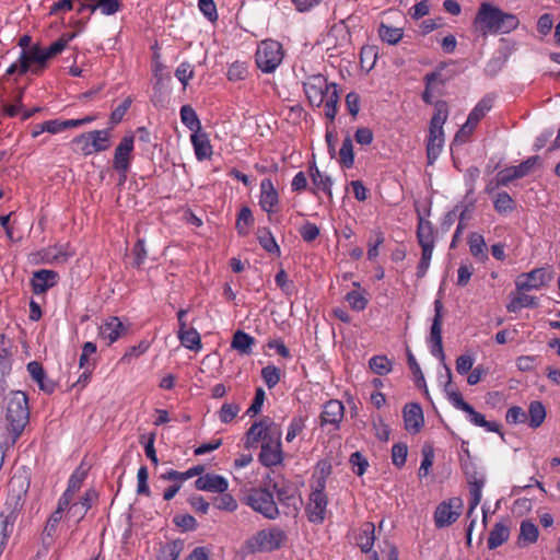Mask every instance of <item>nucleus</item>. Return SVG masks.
<instances>
[{
  "instance_id": "1",
  "label": "nucleus",
  "mask_w": 560,
  "mask_h": 560,
  "mask_svg": "<svg viewBox=\"0 0 560 560\" xmlns=\"http://www.w3.org/2000/svg\"><path fill=\"white\" fill-rule=\"evenodd\" d=\"M5 447L13 446L30 421L28 397L23 390H11L5 397Z\"/></svg>"
},
{
  "instance_id": "2",
  "label": "nucleus",
  "mask_w": 560,
  "mask_h": 560,
  "mask_svg": "<svg viewBox=\"0 0 560 560\" xmlns=\"http://www.w3.org/2000/svg\"><path fill=\"white\" fill-rule=\"evenodd\" d=\"M518 20L492 5L489 2L480 4L472 23L474 33L486 37L489 34H506L516 28Z\"/></svg>"
},
{
  "instance_id": "3",
  "label": "nucleus",
  "mask_w": 560,
  "mask_h": 560,
  "mask_svg": "<svg viewBox=\"0 0 560 560\" xmlns=\"http://www.w3.org/2000/svg\"><path fill=\"white\" fill-rule=\"evenodd\" d=\"M327 477L319 476L311 483V492L305 506V513L310 523L323 524L327 515L328 497L326 493Z\"/></svg>"
},
{
  "instance_id": "4",
  "label": "nucleus",
  "mask_w": 560,
  "mask_h": 560,
  "mask_svg": "<svg viewBox=\"0 0 560 560\" xmlns=\"http://www.w3.org/2000/svg\"><path fill=\"white\" fill-rule=\"evenodd\" d=\"M287 541V534L278 526L258 530L246 541L250 552H271L280 549Z\"/></svg>"
},
{
  "instance_id": "5",
  "label": "nucleus",
  "mask_w": 560,
  "mask_h": 560,
  "mask_svg": "<svg viewBox=\"0 0 560 560\" xmlns=\"http://www.w3.org/2000/svg\"><path fill=\"white\" fill-rule=\"evenodd\" d=\"M244 503L267 520L273 521L280 515L273 493L266 488L250 489L244 498Z\"/></svg>"
},
{
  "instance_id": "6",
  "label": "nucleus",
  "mask_w": 560,
  "mask_h": 560,
  "mask_svg": "<svg viewBox=\"0 0 560 560\" xmlns=\"http://www.w3.org/2000/svg\"><path fill=\"white\" fill-rule=\"evenodd\" d=\"M255 57L257 67L261 71L270 73L283 59L282 46L272 39L264 40L259 44Z\"/></svg>"
},
{
  "instance_id": "7",
  "label": "nucleus",
  "mask_w": 560,
  "mask_h": 560,
  "mask_svg": "<svg viewBox=\"0 0 560 560\" xmlns=\"http://www.w3.org/2000/svg\"><path fill=\"white\" fill-rule=\"evenodd\" d=\"M464 502L459 497L443 500L435 508L433 520L436 528L448 527L454 524L463 513Z\"/></svg>"
},
{
  "instance_id": "8",
  "label": "nucleus",
  "mask_w": 560,
  "mask_h": 560,
  "mask_svg": "<svg viewBox=\"0 0 560 560\" xmlns=\"http://www.w3.org/2000/svg\"><path fill=\"white\" fill-rule=\"evenodd\" d=\"M47 61L45 48L34 44L28 49L22 50L19 57V73L25 74L31 71L34 74H39L46 68Z\"/></svg>"
},
{
  "instance_id": "9",
  "label": "nucleus",
  "mask_w": 560,
  "mask_h": 560,
  "mask_svg": "<svg viewBox=\"0 0 560 560\" xmlns=\"http://www.w3.org/2000/svg\"><path fill=\"white\" fill-rule=\"evenodd\" d=\"M281 429L273 430L270 435L261 443L259 462L265 467H272L282 464L283 452L281 445Z\"/></svg>"
},
{
  "instance_id": "10",
  "label": "nucleus",
  "mask_w": 560,
  "mask_h": 560,
  "mask_svg": "<svg viewBox=\"0 0 560 560\" xmlns=\"http://www.w3.org/2000/svg\"><path fill=\"white\" fill-rule=\"evenodd\" d=\"M108 129L93 130L75 137L73 142L81 145L84 155H90L94 152L107 150L110 147Z\"/></svg>"
},
{
  "instance_id": "11",
  "label": "nucleus",
  "mask_w": 560,
  "mask_h": 560,
  "mask_svg": "<svg viewBox=\"0 0 560 560\" xmlns=\"http://www.w3.org/2000/svg\"><path fill=\"white\" fill-rule=\"evenodd\" d=\"M464 472L469 485V509L467 511V517H471L481 501L486 477L485 474L478 471L472 464H465Z\"/></svg>"
},
{
  "instance_id": "12",
  "label": "nucleus",
  "mask_w": 560,
  "mask_h": 560,
  "mask_svg": "<svg viewBox=\"0 0 560 560\" xmlns=\"http://www.w3.org/2000/svg\"><path fill=\"white\" fill-rule=\"evenodd\" d=\"M133 142V136H125L115 149L113 167L119 174L120 184L125 183L127 179V173L132 158Z\"/></svg>"
},
{
  "instance_id": "13",
  "label": "nucleus",
  "mask_w": 560,
  "mask_h": 560,
  "mask_svg": "<svg viewBox=\"0 0 560 560\" xmlns=\"http://www.w3.org/2000/svg\"><path fill=\"white\" fill-rule=\"evenodd\" d=\"M443 303L440 299L434 301V317L430 330V348L433 357L441 360L444 359L443 343H442V320H443Z\"/></svg>"
},
{
  "instance_id": "14",
  "label": "nucleus",
  "mask_w": 560,
  "mask_h": 560,
  "mask_svg": "<svg viewBox=\"0 0 560 560\" xmlns=\"http://www.w3.org/2000/svg\"><path fill=\"white\" fill-rule=\"evenodd\" d=\"M273 492L277 495L278 502L288 509V515H295L301 509L302 498L296 493L294 487L290 483L275 482L272 486Z\"/></svg>"
},
{
  "instance_id": "15",
  "label": "nucleus",
  "mask_w": 560,
  "mask_h": 560,
  "mask_svg": "<svg viewBox=\"0 0 560 560\" xmlns=\"http://www.w3.org/2000/svg\"><path fill=\"white\" fill-rule=\"evenodd\" d=\"M330 83L322 74L310 75L303 83L305 95L308 102L319 107L324 103V93L327 92Z\"/></svg>"
},
{
  "instance_id": "16",
  "label": "nucleus",
  "mask_w": 560,
  "mask_h": 560,
  "mask_svg": "<svg viewBox=\"0 0 560 560\" xmlns=\"http://www.w3.org/2000/svg\"><path fill=\"white\" fill-rule=\"evenodd\" d=\"M405 429L410 434H417L424 425L422 408L419 404L410 402L402 410Z\"/></svg>"
},
{
  "instance_id": "17",
  "label": "nucleus",
  "mask_w": 560,
  "mask_h": 560,
  "mask_svg": "<svg viewBox=\"0 0 560 560\" xmlns=\"http://www.w3.org/2000/svg\"><path fill=\"white\" fill-rule=\"evenodd\" d=\"M279 429L280 428L273 422H269L267 420L256 421L246 432L245 446L253 447L257 445L259 441H261L262 443L267 439V436L270 435L271 432H273V430Z\"/></svg>"
},
{
  "instance_id": "18",
  "label": "nucleus",
  "mask_w": 560,
  "mask_h": 560,
  "mask_svg": "<svg viewBox=\"0 0 560 560\" xmlns=\"http://www.w3.org/2000/svg\"><path fill=\"white\" fill-rule=\"evenodd\" d=\"M59 275L54 270L40 269L33 272L31 287L34 294L46 293L58 282Z\"/></svg>"
},
{
  "instance_id": "19",
  "label": "nucleus",
  "mask_w": 560,
  "mask_h": 560,
  "mask_svg": "<svg viewBox=\"0 0 560 560\" xmlns=\"http://www.w3.org/2000/svg\"><path fill=\"white\" fill-rule=\"evenodd\" d=\"M197 490L212 493H224L229 489V481L225 477L217 474H206L195 481Z\"/></svg>"
},
{
  "instance_id": "20",
  "label": "nucleus",
  "mask_w": 560,
  "mask_h": 560,
  "mask_svg": "<svg viewBox=\"0 0 560 560\" xmlns=\"http://www.w3.org/2000/svg\"><path fill=\"white\" fill-rule=\"evenodd\" d=\"M345 407L339 400H329L324 405L323 411L320 413V423L322 425L330 424L334 429L339 427L343 418Z\"/></svg>"
},
{
  "instance_id": "21",
  "label": "nucleus",
  "mask_w": 560,
  "mask_h": 560,
  "mask_svg": "<svg viewBox=\"0 0 560 560\" xmlns=\"http://www.w3.org/2000/svg\"><path fill=\"white\" fill-rule=\"evenodd\" d=\"M279 202L278 192L269 178H265L260 183V200L259 205L267 213H273L275 207Z\"/></svg>"
},
{
  "instance_id": "22",
  "label": "nucleus",
  "mask_w": 560,
  "mask_h": 560,
  "mask_svg": "<svg viewBox=\"0 0 560 560\" xmlns=\"http://www.w3.org/2000/svg\"><path fill=\"white\" fill-rule=\"evenodd\" d=\"M126 328L118 317H110L100 327V337L109 346L115 342Z\"/></svg>"
},
{
  "instance_id": "23",
  "label": "nucleus",
  "mask_w": 560,
  "mask_h": 560,
  "mask_svg": "<svg viewBox=\"0 0 560 560\" xmlns=\"http://www.w3.org/2000/svg\"><path fill=\"white\" fill-rule=\"evenodd\" d=\"M97 498L95 490L90 489L84 492L80 500L69 508V514L80 522L84 518L88 511L92 508L93 501Z\"/></svg>"
},
{
  "instance_id": "24",
  "label": "nucleus",
  "mask_w": 560,
  "mask_h": 560,
  "mask_svg": "<svg viewBox=\"0 0 560 560\" xmlns=\"http://www.w3.org/2000/svg\"><path fill=\"white\" fill-rule=\"evenodd\" d=\"M444 143V131L440 129L430 128L429 138L427 142V158L428 164H433L439 158Z\"/></svg>"
},
{
  "instance_id": "25",
  "label": "nucleus",
  "mask_w": 560,
  "mask_h": 560,
  "mask_svg": "<svg viewBox=\"0 0 560 560\" xmlns=\"http://www.w3.org/2000/svg\"><path fill=\"white\" fill-rule=\"evenodd\" d=\"M197 160L203 161L212 155V145L206 132L197 131L190 137Z\"/></svg>"
},
{
  "instance_id": "26",
  "label": "nucleus",
  "mask_w": 560,
  "mask_h": 560,
  "mask_svg": "<svg viewBox=\"0 0 560 560\" xmlns=\"http://www.w3.org/2000/svg\"><path fill=\"white\" fill-rule=\"evenodd\" d=\"M357 545L361 549L362 552L369 553L372 551V548L375 542V526L371 522L364 523L359 530V534L355 537Z\"/></svg>"
},
{
  "instance_id": "27",
  "label": "nucleus",
  "mask_w": 560,
  "mask_h": 560,
  "mask_svg": "<svg viewBox=\"0 0 560 560\" xmlns=\"http://www.w3.org/2000/svg\"><path fill=\"white\" fill-rule=\"evenodd\" d=\"M338 103H339V93L338 85L336 83H330L327 92L324 93V108L325 116L334 121L337 112H338Z\"/></svg>"
},
{
  "instance_id": "28",
  "label": "nucleus",
  "mask_w": 560,
  "mask_h": 560,
  "mask_svg": "<svg viewBox=\"0 0 560 560\" xmlns=\"http://www.w3.org/2000/svg\"><path fill=\"white\" fill-rule=\"evenodd\" d=\"M552 270L541 267L527 272V290L539 289L548 284L552 279Z\"/></svg>"
},
{
  "instance_id": "29",
  "label": "nucleus",
  "mask_w": 560,
  "mask_h": 560,
  "mask_svg": "<svg viewBox=\"0 0 560 560\" xmlns=\"http://www.w3.org/2000/svg\"><path fill=\"white\" fill-rule=\"evenodd\" d=\"M254 345L255 338L243 330H236L231 341L232 349L236 350L241 354L246 355L252 353Z\"/></svg>"
},
{
  "instance_id": "30",
  "label": "nucleus",
  "mask_w": 560,
  "mask_h": 560,
  "mask_svg": "<svg viewBox=\"0 0 560 560\" xmlns=\"http://www.w3.org/2000/svg\"><path fill=\"white\" fill-rule=\"evenodd\" d=\"M203 470H205L203 465H196L183 472L174 470V469H168L161 475V479L167 480V481L184 482L195 476H199V477L202 476L201 474L203 472Z\"/></svg>"
},
{
  "instance_id": "31",
  "label": "nucleus",
  "mask_w": 560,
  "mask_h": 560,
  "mask_svg": "<svg viewBox=\"0 0 560 560\" xmlns=\"http://www.w3.org/2000/svg\"><path fill=\"white\" fill-rule=\"evenodd\" d=\"M468 245L470 254L480 261L488 259L487 244L483 236L477 232L469 235Z\"/></svg>"
},
{
  "instance_id": "32",
  "label": "nucleus",
  "mask_w": 560,
  "mask_h": 560,
  "mask_svg": "<svg viewBox=\"0 0 560 560\" xmlns=\"http://www.w3.org/2000/svg\"><path fill=\"white\" fill-rule=\"evenodd\" d=\"M546 415V408L540 401H532L527 409V424L533 429L539 428L545 421Z\"/></svg>"
},
{
  "instance_id": "33",
  "label": "nucleus",
  "mask_w": 560,
  "mask_h": 560,
  "mask_svg": "<svg viewBox=\"0 0 560 560\" xmlns=\"http://www.w3.org/2000/svg\"><path fill=\"white\" fill-rule=\"evenodd\" d=\"M512 299L508 304L509 312H518L525 306V279L524 275L517 277L516 290L511 293Z\"/></svg>"
},
{
  "instance_id": "34",
  "label": "nucleus",
  "mask_w": 560,
  "mask_h": 560,
  "mask_svg": "<svg viewBox=\"0 0 560 560\" xmlns=\"http://www.w3.org/2000/svg\"><path fill=\"white\" fill-rule=\"evenodd\" d=\"M184 549V541L182 539H175L162 545L156 560H177Z\"/></svg>"
},
{
  "instance_id": "35",
  "label": "nucleus",
  "mask_w": 560,
  "mask_h": 560,
  "mask_svg": "<svg viewBox=\"0 0 560 560\" xmlns=\"http://www.w3.org/2000/svg\"><path fill=\"white\" fill-rule=\"evenodd\" d=\"M417 240L420 246L434 245V228L433 224L419 217L417 226Z\"/></svg>"
},
{
  "instance_id": "36",
  "label": "nucleus",
  "mask_w": 560,
  "mask_h": 560,
  "mask_svg": "<svg viewBox=\"0 0 560 560\" xmlns=\"http://www.w3.org/2000/svg\"><path fill=\"white\" fill-rule=\"evenodd\" d=\"M425 82V90L422 93V100L427 104H432V94L431 92L439 85H443L445 82V79L442 75L441 70L432 71L430 73H427L424 77Z\"/></svg>"
},
{
  "instance_id": "37",
  "label": "nucleus",
  "mask_w": 560,
  "mask_h": 560,
  "mask_svg": "<svg viewBox=\"0 0 560 560\" xmlns=\"http://www.w3.org/2000/svg\"><path fill=\"white\" fill-rule=\"evenodd\" d=\"M15 515L13 512L4 515L1 514V521H0V555L4 550L8 540L10 536L13 533L14 524H15Z\"/></svg>"
},
{
  "instance_id": "38",
  "label": "nucleus",
  "mask_w": 560,
  "mask_h": 560,
  "mask_svg": "<svg viewBox=\"0 0 560 560\" xmlns=\"http://www.w3.org/2000/svg\"><path fill=\"white\" fill-rule=\"evenodd\" d=\"M493 98L491 96L482 97L474 109L469 113L467 120L477 126L486 114L492 108Z\"/></svg>"
},
{
  "instance_id": "39",
  "label": "nucleus",
  "mask_w": 560,
  "mask_h": 560,
  "mask_svg": "<svg viewBox=\"0 0 560 560\" xmlns=\"http://www.w3.org/2000/svg\"><path fill=\"white\" fill-rule=\"evenodd\" d=\"M257 238L260 246L268 252L269 254H273L276 256H280L281 250L279 245L277 244L273 235L267 228L258 229Z\"/></svg>"
},
{
  "instance_id": "40",
  "label": "nucleus",
  "mask_w": 560,
  "mask_h": 560,
  "mask_svg": "<svg viewBox=\"0 0 560 560\" xmlns=\"http://www.w3.org/2000/svg\"><path fill=\"white\" fill-rule=\"evenodd\" d=\"M310 176L312 178L314 186L317 189H322L323 191H325L328 195V197L332 196L331 178L329 176L323 175L322 172L317 168V166L315 164L310 166Z\"/></svg>"
},
{
  "instance_id": "41",
  "label": "nucleus",
  "mask_w": 560,
  "mask_h": 560,
  "mask_svg": "<svg viewBox=\"0 0 560 560\" xmlns=\"http://www.w3.org/2000/svg\"><path fill=\"white\" fill-rule=\"evenodd\" d=\"M509 528L502 523H497L491 529L488 538V548L495 549L509 538Z\"/></svg>"
},
{
  "instance_id": "42",
  "label": "nucleus",
  "mask_w": 560,
  "mask_h": 560,
  "mask_svg": "<svg viewBox=\"0 0 560 560\" xmlns=\"http://www.w3.org/2000/svg\"><path fill=\"white\" fill-rule=\"evenodd\" d=\"M448 117V106L445 101H438L434 104V114L430 121V128L443 130V125Z\"/></svg>"
},
{
  "instance_id": "43",
  "label": "nucleus",
  "mask_w": 560,
  "mask_h": 560,
  "mask_svg": "<svg viewBox=\"0 0 560 560\" xmlns=\"http://www.w3.org/2000/svg\"><path fill=\"white\" fill-rule=\"evenodd\" d=\"M182 122L192 132L201 130V122L190 105H184L180 108Z\"/></svg>"
},
{
  "instance_id": "44",
  "label": "nucleus",
  "mask_w": 560,
  "mask_h": 560,
  "mask_svg": "<svg viewBox=\"0 0 560 560\" xmlns=\"http://www.w3.org/2000/svg\"><path fill=\"white\" fill-rule=\"evenodd\" d=\"M402 30L398 27H393L384 23H381L378 27L380 38L389 45L397 44L402 38Z\"/></svg>"
},
{
  "instance_id": "45",
  "label": "nucleus",
  "mask_w": 560,
  "mask_h": 560,
  "mask_svg": "<svg viewBox=\"0 0 560 560\" xmlns=\"http://www.w3.org/2000/svg\"><path fill=\"white\" fill-rule=\"evenodd\" d=\"M499 180L506 186L512 180L525 175V162H521L517 166L506 167L498 173Z\"/></svg>"
},
{
  "instance_id": "46",
  "label": "nucleus",
  "mask_w": 560,
  "mask_h": 560,
  "mask_svg": "<svg viewBox=\"0 0 560 560\" xmlns=\"http://www.w3.org/2000/svg\"><path fill=\"white\" fill-rule=\"evenodd\" d=\"M178 339L189 350L197 351L201 348L200 335L195 328H189L184 334H178Z\"/></svg>"
},
{
  "instance_id": "47",
  "label": "nucleus",
  "mask_w": 560,
  "mask_h": 560,
  "mask_svg": "<svg viewBox=\"0 0 560 560\" xmlns=\"http://www.w3.org/2000/svg\"><path fill=\"white\" fill-rule=\"evenodd\" d=\"M369 366L377 375H386L392 371V362L386 355H374L369 361Z\"/></svg>"
},
{
  "instance_id": "48",
  "label": "nucleus",
  "mask_w": 560,
  "mask_h": 560,
  "mask_svg": "<svg viewBox=\"0 0 560 560\" xmlns=\"http://www.w3.org/2000/svg\"><path fill=\"white\" fill-rule=\"evenodd\" d=\"M340 163L350 168L354 163L353 144L350 137H346L339 150Z\"/></svg>"
},
{
  "instance_id": "49",
  "label": "nucleus",
  "mask_w": 560,
  "mask_h": 560,
  "mask_svg": "<svg viewBox=\"0 0 560 560\" xmlns=\"http://www.w3.org/2000/svg\"><path fill=\"white\" fill-rule=\"evenodd\" d=\"M349 463L352 467L353 472L358 477H362L368 468H369V460L366 457L359 451L352 453L349 457Z\"/></svg>"
},
{
  "instance_id": "50",
  "label": "nucleus",
  "mask_w": 560,
  "mask_h": 560,
  "mask_svg": "<svg viewBox=\"0 0 560 560\" xmlns=\"http://www.w3.org/2000/svg\"><path fill=\"white\" fill-rule=\"evenodd\" d=\"M75 37L74 33L63 34L59 39L54 42L48 48H45L48 60L60 52L67 47L68 43Z\"/></svg>"
},
{
  "instance_id": "51",
  "label": "nucleus",
  "mask_w": 560,
  "mask_h": 560,
  "mask_svg": "<svg viewBox=\"0 0 560 560\" xmlns=\"http://www.w3.org/2000/svg\"><path fill=\"white\" fill-rule=\"evenodd\" d=\"M119 0H97L92 5V13L100 10L104 15H113L120 10Z\"/></svg>"
},
{
  "instance_id": "52",
  "label": "nucleus",
  "mask_w": 560,
  "mask_h": 560,
  "mask_svg": "<svg viewBox=\"0 0 560 560\" xmlns=\"http://www.w3.org/2000/svg\"><path fill=\"white\" fill-rule=\"evenodd\" d=\"M221 495L215 498L214 500V506L218 510L226 511V512H234L237 510V501L235 498L228 493L226 491L224 493H220Z\"/></svg>"
},
{
  "instance_id": "53",
  "label": "nucleus",
  "mask_w": 560,
  "mask_h": 560,
  "mask_svg": "<svg viewBox=\"0 0 560 560\" xmlns=\"http://www.w3.org/2000/svg\"><path fill=\"white\" fill-rule=\"evenodd\" d=\"M408 446L405 443H396L392 447V462L393 464L401 468L407 460Z\"/></svg>"
},
{
  "instance_id": "54",
  "label": "nucleus",
  "mask_w": 560,
  "mask_h": 560,
  "mask_svg": "<svg viewBox=\"0 0 560 560\" xmlns=\"http://www.w3.org/2000/svg\"><path fill=\"white\" fill-rule=\"evenodd\" d=\"M346 301L349 303L351 308L357 312L363 311L369 302L363 293L355 290L347 293Z\"/></svg>"
},
{
  "instance_id": "55",
  "label": "nucleus",
  "mask_w": 560,
  "mask_h": 560,
  "mask_svg": "<svg viewBox=\"0 0 560 560\" xmlns=\"http://www.w3.org/2000/svg\"><path fill=\"white\" fill-rule=\"evenodd\" d=\"M494 209L499 213H509L514 209V201L506 192H500L493 201Z\"/></svg>"
},
{
  "instance_id": "56",
  "label": "nucleus",
  "mask_w": 560,
  "mask_h": 560,
  "mask_svg": "<svg viewBox=\"0 0 560 560\" xmlns=\"http://www.w3.org/2000/svg\"><path fill=\"white\" fill-rule=\"evenodd\" d=\"M406 352H407L408 366L413 375V380H415L416 384L417 385H425L424 376L421 371V368H420L419 363L417 362L415 355L412 354L411 350L408 347H407Z\"/></svg>"
},
{
  "instance_id": "57",
  "label": "nucleus",
  "mask_w": 560,
  "mask_h": 560,
  "mask_svg": "<svg viewBox=\"0 0 560 560\" xmlns=\"http://www.w3.org/2000/svg\"><path fill=\"white\" fill-rule=\"evenodd\" d=\"M253 214L249 208L244 207L241 209L237 220H236V229L240 234L245 235L247 233V228L253 223Z\"/></svg>"
},
{
  "instance_id": "58",
  "label": "nucleus",
  "mask_w": 560,
  "mask_h": 560,
  "mask_svg": "<svg viewBox=\"0 0 560 560\" xmlns=\"http://www.w3.org/2000/svg\"><path fill=\"white\" fill-rule=\"evenodd\" d=\"M149 471L145 466H141L137 472V493L149 497L151 494L149 485Z\"/></svg>"
},
{
  "instance_id": "59",
  "label": "nucleus",
  "mask_w": 560,
  "mask_h": 560,
  "mask_svg": "<svg viewBox=\"0 0 560 560\" xmlns=\"http://www.w3.org/2000/svg\"><path fill=\"white\" fill-rule=\"evenodd\" d=\"M384 234L381 231H373L369 242L368 258L373 260L378 255V247L384 243Z\"/></svg>"
},
{
  "instance_id": "60",
  "label": "nucleus",
  "mask_w": 560,
  "mask_h": 560,
  "mask_svg": "<svg viewBox=\"0 0 560 560\" xmlns=\"http://www.w3.org/2000/svg\"><path fill=\"white\" fill-rule=\"evenodd\" d=\"M26 370H27L32 381H34L38 385H44L46 372H45L42 363H39L37 361H31L27 364Z\"/></svg>"
},
{
  "instance_id": "61",
  "label": "nucleus",
  "mask_w": 560,
  "mask_h": 560,
  "mask_svg": "<svg viewBox=\"0 0 560 560\" xmlns=\"http://www.w3.org/2000/svg\"><path fill=\"white\" fill-rule=\"evenodd\" d=\"M305 428V423L302 417H293L288 427L285 441L288 443L292 442L299 433H301Z\"/></svg>"
},
{
  "instance_id": "62",
  "label": "nucleus",
  "mask_w": 560,
  "mask_h": 560,
  "mask_svg": "<svg viewBox=\"0 0 560 560\" xmlns=\"http://www.w3.org/2000/svg\"><path fill=\"white\" fill-rule=\"evenodd\" d=\"M173 522L185 532L195 530L198 526L196 518L190 514L176 515Z\"/></svg>"
},
{
  "instance_id": "63",
  "label": "nucleus",
  "mask_w": 560,
  "mask_h": 560,
  "mask_svg": "<svg viewBox=\"0 0 560 560\" xmlns=\"http://www.w3.org/2000/svg\"><path fill=\"white\" fill-rule=\"evenodd\" d=\"M280 369L275 365H267L261 370V377L267 385H277L280 382Z\"/></svg>"
},
{
  "instance_id": "64",
  "label": "nucleus",
  "mask_w": 560,
  "mask_h": 560,
  "mask_svg": "<svg viewBox=\"0 0 560 560\" xmlns=\"http://www.w3.org/2000/svg\"><path fill=\"white\" fill-rule=\"evenodd\" d=\"M300 234L304 242L311 243L319 236V228L307 221L301 226Z\"/></svg>"
}]
</instances>
